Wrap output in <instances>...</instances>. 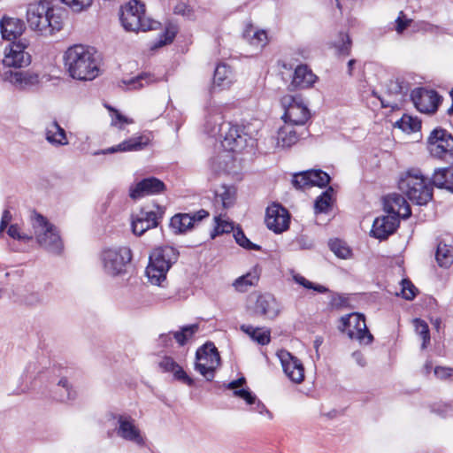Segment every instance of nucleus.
I'll return each instance as SVG.
<instances>
[{
    "label": "nucleus",
    "mask_w": 453,
    "mask_h": 453,
    "mask_svg": "<svg viewBox=\"0 0 453 453\" xmlns=\"http://www.w3.org/2000/svg\"><path fill=\"white\" fill-rule=\"evenodd\" d=\"M27 20L31 29L42 35H51L62 28L60 16L55 13L50 3L45 0L28 5Z\"/></svg>",
    "instance_id": "nucleus-1"
},
{
    "label": "nucleus",
    "mask_w": 453,
    "mask_h": 453,
    "mask_svg": "<svg viewBox=\"0 0 453 453\" xmlns=\"http://www.w3.org/2000/svg\"><path fill=\"white\" fill-rule=\"evenodd\" d=\"M399 189L418 205L426 204L433 197V188L419 169L406 171L398 181Z\"/></svg>",
    "instance_id": "nucleus-2"
},
{
    "label": "nucleus",
    "mask_w": 453,
    "mask_h": 453,
    "mask_svg": "<svg viewBox=\"0 0 453 453\" xmlns=\"http://www.w3.org/2000/svg\"><path fill=\"white\" fill-rule=\"evenodd\" d=\"M31 58H2L0 60V76L19 89H28L39 84V75L30 72L13 71L28 66Z\"/></svg>",
    "instance_id": "nucleus-3"
},
{
    "label": "nucleus",
    "mask_w": 453,
    "mask_h": 453,
    "mask_svg": "<svg viewBox=\"0 0 453 453\" xmlns=\"http://www.w3.org/2000/svg\"><path fill=\"white\" fill-rule=\"evenodd\" d=\"M179 257V251L171 246L156 248L150 255L146 275L151 284L161 285L166 273Z\"/></svg>",
    "instance_id": "nucleus-4"
},
{
    "label": "nucleus",
    "mask_w": 453,
    "mask_h": 453,
    "mask_svg": "<svg viewBox=\"0 0 453 453\" xmlns=\"http://www.w3.org/2000/svg\"><path fill=\"white\" fill-rule=\"evenodd\" d=\"M120 22L127 31L138 32L157 29L160 23L145 17V5L139 0H130L120 9Z\"/></svg>",
    "instance_id": "nucleus-5"
},
{
    "label": "nucleus",
    "mask_w": 453,
    "mask_h": 453,
    "mask_svg": "<svg viewBox=\"0 0 453 453\" xmlns=\"http://www.w3.org/2000/svg\"><path fill=\"white\" fill-rule=\"evenodd\" d=\"M32 226L37 242L41 247L51 253H60L63 249L62 240L54 225L39 213L32 218Z\"/></svg>",
    "instance_id": "nucleus-6"
},
{
    "label": "nucleus",
    "mask_w": 453,
    "mask_h": 453,
    "mask_svg": "<svg viewBox=\"0 0 453 453\" xmlns=\"http://www.w3.org/2000/svg\"><path fill=\"white\" fill-rule=\"evenodd\" d=\"M196 362L195 369L203 375L206 380L211 381L215 371L220 365V356L218 349L212 342H206L196 353Z\"/></svg>",
    "instance_id": "nucleus-7"
},
{
    "label": "nucleus",
    "mask_w": 453,
    "mask_h": 453,
    "mask_svg": "<svg viewBox=\"0 0 453 453\" xmlns=\"http://www.w3.org/2000/svg\"><path fill=\"white\" fill-rule=\"evenodd\" d=\"M131 260L132 251L128 247L107 249L102 253L104 272L111 276L125 273Z\"/></svg>",
    "instance_id": "nucleus-8"
},
{
    "label": "nucleus",
    "mask_w": 453,
    "mask_h": 453,
    "mask_svg": "<svg viewBox=\"0 0 453 453\" xmlns=\"http://www.w3.org/2000/svg\"><path fill=\"white\" fill-rule=\"evenodd\" d=\"M284 108L283 119L291 126H303L310 118V111L302 99L290 95L284 96L281 100Z\"/></svg>",
    "instance_id": "nucleus-9"
},
{
    "label": "nucleus",
    "mask_w": 453,
    "mask_h": 453,
    "mask_svg": "<svg viewBox=\"0 0 453 453\" xmlns=\"http://www.w3.org/2000/svg\"><path fill=\"white\" fill-rule=\"evenodd\" d=\"M342 332L346 333L350 339L358 341L361 344H370L373 336L369 332L365 316L359 313H351L341 319Z\"/></svg>",
    "instance_id": "nucleus-10"
},
{
    "label": "nucleus",
    "mask_w": 453,
    "mask_h": 453,
    "mask_svg": "<svg viewBox=\"0 0 453 453\" xmlns=\"http://www.w3.org/2000/svg\"><path fill=\"white\" fill-rule=\"evenodd\" d=\"M427 142L430 153L434 157L439 158L450 157L453 158V136L445 129L441 127L434 129L427 139Z\"/></svg>",
    "instance_id": "nucleus-11"
},
{
    "label": "nucleus",
    "mask_w": 453,
    "mask_h": 453,
    "mask_svg": "<svg viewBox=\"0 0 453 453\" xmlns=\"http://www.w3.org/2000/svg\"><path fill=\"white\" fill-rule=\"evenodd\" d=\"M69 75L79 81H92L99 74L95 58H65Z\"/></svg>",
    "instance_id": "nucleus-12"
},
{
    "label": "nucleus",
    "mask_w": 453,
    "mask_h": 453,
    "mask_svg": "<svg viewBox=\"0 0 453 453\" xmlns=\"http://www.w3.org/2000/svg\"><path fill=\"white\" fill-rule=\"evenodd\" d=\"M415 107L423 113H434L441 100V96L432 89L417 88L411 94Z\"/></svg>",
    "instance_id": "nucleus-13"
},
{
    "label": "nucleus",
    "mask_w": 453,
    "mask_h": 453,
    "mask_svg": "<svg viewBox=\"0 0 453 453\" xmlns=\"http://www.w3.org/2000/svg\"><path fill=\"white\" fill-rule=\"evenodd\" d=\"M266 226L275 234H280L289 227L290 214L282 205L273 203L266 209Z\"/></svg>",
    "instance_id": "nucleus-14"
},
{
    "label": "nucleus",
    "mask_w": 453,
    "mask_h": 453,
    "mask_svg": "<svg viewBox=\"0 0 453 453\" xmlns=\"http://www.w3.org/2000/svg\"><path fill=\"white\" fill-rule=\"evenodd\" d=\"M283 372L294 383L299 384L304 380V367L300 359L286 349L277 352Z\"/></svg>",
    "instance_id": "nucleus-15"
},
{
    "label": "nucleus",
    "mask_w": 453,
    "mask_h": 453,
    "mask_svg": "<svg viewBox=\"0 0 453 453\" xmlns=\"http://www.w3.org/2000/svg\"><path fill=\"white\" fill-rule=\"evenodd\" d=\"M116 433L120 438L134 442L138 446H144L145 441L140 429L135 425V420L130 416L119 415Z\"/></svg>",
    "instance_id": "nucleus-16"
},
{
    "label": "nucleus",
    "mask_w": 453,
    "mask_h": 453,
    "mask_svg": "<svg viewBox=\"0 0 453 453\" xmlns=\"http://www.w3.org/2000/svg\"><path fill=\"white\" fill-rule=\"evenodd\" d=\"M223 137V146L232 151L242 150L246 143V135L237 126H232L230 123H222L219 125V131Z\"/></svg>",
    "instance_id": "nucleus-17"
},
{
    "label": "nucleus",
    "mask_w": 453,
    "mask_h": 453,
    "mask_svg": "<svg viewBox=\"0 0 453 453\" xmlns=\"http://www.w3.org/2000/svg\"><path fill=\"white\" fill-rule=\"evenodd\" d=\"M208 216L209 212L203 209L199 210L194 214L178 213L171 219L170 226L174 233L182 234L190 230L196 222H200Z\"/></svg>",
    "instance_id": "nucleus-18"
},
{
    "label": "nucleus",
    "mask_w": 453,
    "mask_h": 453,
    "mask_svg": "<svg viewBox=\"0 0 453 453\" xmlns=\"http://www.w3.org/2000/svg\"><path fill=\"white\" fill-rule=\"evenodd\" d=\"M384 211L399 218L407 219L411 216V211L405 198L396 193L389 194L383 198Z\"/></svg>",
    "instance_id": "nucleus-19"
},
{
    "label": "nucleus",
    "mask_w": 453,
    "mask_h": 453,
    "mask_svg": "<svg viewBox=\"0 0 453 453\" xmlns=\"http://www.w3.org/2000/svg\"><path fill=\"white\" fill-rule=\"evenodd\" d=\"M165 189V183L157 178H145L131 187L129 196L133 199H139L145 196L155 195L163 192Z\"/></svg>",
    "instance_id": "nucleus-20"
},
{
    "label": "nucleus",
    "mask_w": 453,
    "mask_h": 453,
    "mask_svg": "<svg viewBox=\"0 0 453 453\" xmlns=\"http://www.w3.org/2000/svg\"><path fill=\"white\" fill-rule=\"evenodd\" d=\"M399 219L388 213L386 216H381L373 221L371 234L373 237L385 240L391 235L398 227Z\"/></svg>",
    "instance_id": "nucleus-21"
},
{
    "label": "nucleus",
    "mask_w": 453,
    "mask_h": 453,
    "mask_svg": "<svg viewBox=\"0 0 453 453\" xmlns=\"http://www.w3.org/2000/svg\"><path fill=\"white\" fill-rule=\"evenodd\" d=\"M318 77L306 65H298L293 73L292 81L288 85L290 90L305 89L311 88Z\"/></svg>",
    "instance_id": "nucleus-22"
},
{
    "label": "nucleus",
    "mask_w": 453,
    "mask_h": 453,
    "mask_svg": "<svg viewBox=\"0 0 453 453\" xmlns=\"http://www.w3.org/2000/svg\"><path fill=\"white\" fill-rule=\"evenodd\" d=\"M254 311L269 319H274L280 312V307L273 296L264 294L257 298Z\"/></svg>",
    "instance_id": "nucleus-23"
},
{
    "label": "nucleus",
    "mask_w": 453,
    "mask_h": 453,
    "mask_svg": "<svg viewBox=\"0 0 453 453\" xmlns=\"http://www.w3.org/2000/svg\"><path fill=\"white\" fill-rule=\"evenodd\" d=\"M150 142V137L147 134L134 136L127 140L123 141L116 146L110 147L102 151L103 154L126 152V151H138L145 149Z\"/></svg>",
    "instance_id": "nucleus-24"
},
{
    "label": "nucleus",
    "mask_w": 453,
    "mask_h": 453,
    "mask_svg": "<svg viewBox=\"0 0 453 453\" xmlns=\"http://www.w3.org/2000/svg\"><path fill=\"white\" fill-rule=\"evenodd\" d=\"M1 34L4 40L12 41L19 37L25 26L22 20L14 18H3L0 21Z\"/></svg>",
    "instance_id": "nucleus-25"
},
{
    "label": "nucleus",
    "mask_w": 453,
    "mask_h": 453,
    "mask_svg": "<svg viewBox=\"0 0 453 453\" xmlns=\"http://www.w3.org/2000/svg\"><path fill=\"white\" fill-rule=\"evenodd\" d=\"M159 367L166 372H173L174 378L182 381L188 386H194L195 380L190 378L180 365H179L171 357H165L159 362Z\"/></svg>",
    "instance_id": "nucleus-26"
},
{
    "label": "nucleus",
    "mask_w": 453,
    "mask_h": 453,
    "mask_svg": "<svg viewBox=\"0 0 453 453\" xmlns=\"http://www.w3.org/2000/svg\"><path fill=\"white\" fill-rule=\"evenodd\" d=\"M46 141L55 147L65 146L69 143L66 133L57 120L50 122L45 128Z\"/></svg>",
    "instance_id": "nucleus-27"
},
{
    "label": "nucleus",
    "mask_w": 453,
    "mask_h": 453,
    "mask_svg": "<svg viewBox=\"0 0 453 453\" xmlns=\"http://www.w3.org/2000/svg\"><path fill=\"white\" fill-rule=\"evenodd\" d=\"M432 183L440 188L453 193V167L440 168L434 171Z\"/></svg>",
    "instance_id": "nucleus-28"
},
{
    "label": "nucleus",
    "mask_w": 453,
    "mask_h": 453,
    "mask_svg": "<svg viewBox=\"0 0 453 453\" xmlns=\"http://www.w3.org/2000/svg\"><path fill=\"white\" fill-rule=\"evenodd\" d=\"M298 139L299 136L294 127L286 124L278 131L276 146L281 149L289 148L296 143Z\"/></svg>",
    "instance_id": "nucleus-29"
},
{
    "label": "nucleus",
    "mask_w": 453,
    "mask_h": 453,
    "mask_svg": "<svg viewBox=\"0 0 453 453\" xmlns=\"http://www.w3.org/2000/svg\"><path fill=\"white\" fill-rule=\"evenodd\" d=\"M242 36L248 40L250 44L260 48L265 47L268 42L266 31L260 29L253 32V25L251 23L247 24Z\"/></svg>",
    "instance_id": "nucleus-30"
},
{
    "label": "nucleus",
    "mask_w": 453,
    "mask_h": 453,
    "mask_svg": "<svg viewBox=\"0 0 453 453\" xmlns=\"http://www.w3.org/2000/svg\"><path fill=\"white\" fill-rule=\"evenodd\" d=\"M435 258L439 266L449 267L453 263V246L442 242L438 243Z\"/></svg>",
    "instance_id": "nucleus-31"
},
{
    "label": "nucleus",
    "mask_w": 453,
    "mask_h": 453,
    "mask_svg": "<svg viewBox=\"0 0 453 453\" xmlns=\"http://www.w3.org/2000/svg\"><path fill=\"white\" fill-rule=\"evenodd\" d=\"M235 188L222 185L215 191L216 202H220L224 208H228L234 204L235 199Z\"/></svg>",
    "instance_id": "nucleus-32"
},
{
    "label": "nucleus",
    "mask_w": 453,
    "mask_h": 453,
    "mask_svg": "<svg viewBox=\"0 0 453 453\" xmlns=\"http://www.w3.org/2000/svg\"><path fill=\"white\" fill-rule=\"evenodd\" d=\"M97 53L94 46L78 43L67 48L64 57H94Z\"/></svg>",
    "instance_id": "nucleus-33"
},
{
    "label": "nucleus",
    "mask_w": 453,
    "mask_h": 453,
    "mask_svg": "<svg viewBox=\"0 0 453 453\" xmlns=\"http://www.w3.org/2000/svg\"><path fill=\"white\" fill-rule=\"evenodd\" d=\"M11 43L9 44V51L7 52L8 48H5L4 51V57H19V55L21 57H31V54L26 50L28 48V43L25 39H15L12 41H10Z\"/></svg>",
    "instance_id": "nucleus-34"
},
{
    "label": "nucleus",
    "mask_w": 453,
    "mask_h": 453,
    "mask_svg": "<svg viewBox=\"0 0 453 453\" xmlns=\"http://www.w3.org/2000/svg\"><path fill=\"white\" fill-rule=\"evenodd\" d=\"M54 394V397L60 402L73 399L75 396V392L71 389L68 380L65 378H62L58 381Z\"/></svg>",
    "instance_id": "nucleus-35"
},
{
    "label": "nucleus",
    "mask_w": 453,
    "mask_h": 453,
    "mask_svg": "<svg viewBox=\"0 0 453 453\" xmlns=\"http://www.w3.org/2000/svg\"><path fill=\"white\" fill-rule=\"evenodd\" d=\"M232 79V71L230 67L225 64H219L214 71L213 82L218 86L229 84Z\"/></svg>",
    "instance_id": "nucleus-36"
},
{
    "label": "nucleus",
    "mask_w": 453,
    "mask_h": 453,
    "mask_svg": "<svg viewBox=\"0 0 453 453\" xmlns=\"http://www.w3.org/2000/svg\"><path fill=\"white\" fill-rule=\"evenodd\" d=\"M257 281L258 276L256 273H248L245 275L237 278L234 281L233 286L235 290L243 293L246 292L250 287L256 285Z\"/></svg>",
    "instance_id": "nucleus-37"
},
{
    "label": "nucleus",
    "mask_w": 453,
    "mask_h": 453,
    "mask_svg": "<svg viewBox=\"0 0 453 453\" xmlns=\"http://www.w3.org/2000/svg\"><path fill=\"white\" fill-rule=\"evenodd\" d=\"M199 329L198 324H192L184 326L180 331H176L173 334V338L180 346L185 345L188 339H190Z\"/></svg>",
    "instance_id": "nucleus-38"
},
{
    "label": "nucleus",
    "mask_w": 453,
    "mask_h": 453,
    "mask_svg": "<svg viewBox=\"0 0 453 453\" xmlns=\"http://www.w3.org/2000/svg\"><path fill=\"white\" fill-rule=\"evenodd\" d=\"M395 125L407 133L418 131L421 127V122L417 118L409 115H403Z\"/></svg>",
    "instance_id": "nucleus-39"
},
{
    "label": "nucleus",
    "mask_w": 453,
    "mask_h": 453,
    "mask_svg": "<svg viewBox=\"0 0 453 453\" xmlns=\"http://www.w3.org/2000/svg\"><path fill=\"white\" fill-rule=\"evenodd\" d=\"M332 193L333 188H329L317 197L314 203V210L316 213L326 212L328 210L332 203Z\"/></svg>",
    "instance_id": "nucleus-40"
},
{
    "label": "nucleus",
    "mask_w": 453,
    "mask_h": 453,
    "mask_svg": "<svg viewBox=\"0 0 453 453\" xmlns=\"http://www.w3.org/2000/svg\"><path fill=\"white\" fill-rule=\"evenodd\" d=\"M416 333L421 337V349H426L430 343V333L428 325L420 319H415L414 321Z\"/></svg>",
    "instance_id": "nucleus-41"
},
{
    "label": "nucleus",
    "mask_w": 453,
    "mask_h": 453,
    "mask_svg": "<svg viewBox=\"0 0 453 453\" xmlns=\"http://www.w3.org/2000/svg\"><path fill=\"white\" fill-rule=\"evenodd\" d=\"M137 214H143V219L146 224L150 225L151 227H156L158 225V220L163 217L164 210L157 206V211H145L144 209L141 210Z\"/></svg>",
    "instance_id": "nucleus-42"
},
{
    "label": "nucleus",
    "mask_w": 453,
    "mask_h": 453,
    "mask_svg": "<svg viewBox=\"0 0 453 453\" xmlns=\"http://www.w3.org/2000/svg\"><path fill=\"white\" fill-rule=\"evenodd\" d=\"M330 250L340 258L346 259L350 254V249L346 245V243L339 239L331 240L329 242Z\"/></svg>",
    "instance_id": "nucleus-43"
},
{
    "label": "nucleus",
    "mask_w": 453,
    "mask_h": 453,
    "mask_svg": "<svg viewBox=\"0 0 453 453\" xmlns=\"http://www.w3.org/2000/svg\"><path fill=\"white\" fill-rule=\"evenodd\" d=\"M308 174L311 177V187H326L330 181V176L322 170H309Z\"/></svg>",
    "instance_id": "nucleus-44"
},
{
    "label": "nucleus",
    "mask_w": 453,
    "mask_h": 453,
    "mask_svg": "<svg viewBox=\"0 0 453 453\" xmlns=\"http://www.w3.org/2000/svg\"><path fill=\"white\" fill-rule=\"evenodd\" d=\"M20 302L27 307H37L43 304L44 298L37 291H31L24 294L21 296Z\"/></svg>",
    "instance_id": "nucleus-45"
},
{
    "label": "nucleus",
    "mask_w": 453,
    "mask_h": 453,
    "mask_svg": "<svg viewBox=\"0 0 453 453\" xmlns=\"http://www.w3.org/2000/svg\"><path fill=\"white\" fill-rule=\"evenodd\" d=\"M292 278L294 281L307 289H313L319 293H326L327 288L322 285L314 284L313 282L306 280L303 276L299 273L292 272Z\"/></svg>",
    "instance_id": "nucleus-46"
},
{
    "label": "nucleus",
    "mask_w": 453,
    "mask_h": 453,
    "mask_svg": "<svg viewBox=\"0 0 453 453\" xmlns=\"http://www.w3.org/2000/svg\"><path fill=\"white\" fill-rule=\"evenodd\" d=\"M143 214H136L133 217L132 220V230L133 233L136 235H142L148 229L152 228L150 225L146 224L144 219L142 218Z\"/></svg>",
    "instance_id": "nucleus-47"
},
{
    "label": "nucleus",
    "mask_w": 453,
    "mask_h": 453,
    "mask_svg": "<svg viewBox=\"0 0 453 453\" xmlns=\"http://www.w3.org/2000/svg\"><path fill=\"white\" fill-rule=\"evenodd\" d=\"M142 81H145L146 84H150L154 82L155 80L150 74L142 73L128 81H123L122 82L126 85L130 86L132 88L136 89L143 87Z\"/></svg>",
    "instance_id": "nucleus-48"
},
{
    "label": "nucleus",
    "mask_w": 453,
    "mask_h": 453,
    "mask_svg": "<svg viewBox=\"0 0 453 453\" xmlns=\"http://www.w3.org/2000/svg\"><path fill=\"white\" fill-rule=\"evenodd\" d=\"M107 110L113 114L111 115V125L114 127H118L119 128H122V126H119V124H132L133 119H128L127 117L122 115L118 110L113 108L111 105L105 104Z\"/></svg>",
    "instance_id": "nucleus-49"
},
{
    "label": "nucleus",
    "mask_w": 453,
    "mask_h": 453,
    "mask_svg": "<svg viewBox=\"0 0 453 453\" xmlns=\"http://www.w3.org/2000/svg\"><path fill=\"white\" fill-rule=\"evenodd\" d=\"M234 237L236 241V242L247 249V250H259L261 249V247L257 244H255L253 242H251L247 237L246 235L244 234V233L238 229L234 234Z\"/></svg>",
    "instance_id": "nucleus-50"
},
{
    "label": "nucleus",
    "mask_w": 453,
    "mask_h": 453,
    "mask_svg": "<svg viewBox=\"0 0 453 453\" xmlns=\"http://www.w3.org/2000/svg\"><path fill=\"white\" fill-rule=\"evenodd\" d=\"M292 183L296 188L311 187V177L310 174H308V171L295 174L293 176Z\"/></svg>",
    "instance_id": "nucleus-51"
},
{
    "label": "nucleus",
    "mask_w": 453,
    "mask_h": 453,
    "mask_svg": "<svg viewBox=\"0 0 453 453\" xmlns=\"http://www.w3.org/2000/svg\"><path fill=\"white\" fill-rule=\"evenodd\" d=\"M256 334H253L252 340L260 345H267L271 341V331L269 329L255 328Z\"/></svg>",
    "instance_id": "nucleus-52"
},
{
    "label": "nucleus",
    "mask_w": 453,
    "mask_h": 453,
    "mask_svg": "<svg viewBox=\"0 0 453 453\" xmlns=\"http://www.w3.org/2000/svg\"><path fill=\"white\" fill-rule=\"evenodd\" d=\"M402 296L406 300H412L416 296L417 288L409 280H403L402 282Z\"/></svg>",
    "instance_id": "nucleus-53"
},
{
    "label": "nucleus",
    "mask_w": 453,
    "mask_h": 453,
    "mask_svg": "<svg viewBox=\"0 0 453 453\" xmlns=\"http://www.w3.org/2000/svg\"><path fill=\"white\" fill-rule=\"evenodd\" d=\"M73 12H80L91 5L92 0H61Z\"/></svg>",
    "instance_id": "nucleus-54"
},
{
    "label": "nucleus",
    "mask_w": 453,
    "mask_h": 453,
    "mask_svg": "<svg viewBox=\"0 0 453 453\" xmlns=\"http://www.w3.org/2000/svg\"><path fill=\"white\" fill-rule=\"evenodd\" d=\"M215 220H216V226L214 228L215 233L211 234L212 238H214L218 234H221L224 233H230L234 230V226L232 223L220 220L219 217H216Z\"/></svg>",
    "instance_id": "nucleus-55"
},
{
    "label": "nucleus",
    "mask_w": 453,
    "mask_h": 453,
    "mask_svg": "<svg viewBox=\"0 0 453 453\" xmlns=\"http://www.w3.org/2000/svg\"><path fill=\"white\" fill-rule=\"evenodd\" d=\"M175 36L173 32L166 30L163 34L160 35L158 40H157L151 46V50L158 49L163 47L168 43H171Z\"/></svg>",
    "instance_id": "nucleus-56"
},
{
    "label": "nucleus",
    "mask_w": 453,
    "mask_h": 453,
    "mask_svg": "<svg viewBox=\"0 0 453 453\" xmlns=\"http://www.w3.org/2000/svg\"><path fill=\"white\" fill-rule=\"evenodd\" d=\"M234 395L243 399L248 404H255L257 402V396L248 389L234 390Z\"/></svg>",
    "instance_id": "nucleus-57"
},
{
    "label": "nucleus",
    "mask_w": 453,
    "mask_h": 453,
    "mask_svg": "<svg viewBox=\"0 0 453 453\" xmlns=\"http://www.w3.org/2000/svg\"><path fill=\"white\" fill-rule=\"evenodd\" d=\"M7 234L10 237L17 240L29 241L32 239L31 236L25 234H21L19 231V227L16 224L11 225L9 226Z\"/></svg>",
    "instance_id": "nucleus-58"
},
{
    "label": "nucleus",
    "mask_w": 453,
    "mask_h": 453,
    "mask_svg": "<svg viewBox=\"0 0 453 453\" xmlns=\"http://www.w3.org/2000/svg\"><path fill=\"white\" fill-rule=\"evenodd\" d=\"M434 375L441 380H446L453 375V368L436 366L434 368Z\"/></svg>",
    "instance_id": "nucleus-59"
},
{
    "label": "nucleus",
    "mask_w": 453,
    "mask_h": 453,
    "mask_svg": "<svg viewBox=\"0 0 453 453\" xmlns=\"http://www.w3.org/2000/svg\"><path fill=\"white\" fill-rule=\"evenodd\" d=\"M342 40V43L336 47V53L341 56H348L350 53V40L348 35H344Z\"/></svg>",
    "instance_id": "nucleus-60"
},
{
    "label": "nucleus",
    "mask_w": 453,
    "mask_h": 453,
    "mask_svg": "<svg viewBox=\"0 0 453 453\" xmlns=\"http://www.w3.org/2000/svg\"><path fill=\"white\" fill-rule=\"evenodd\" d=\"M388 93L392 96H398L403 93V87L398 81H390L388 84Z\"/></svg>",
    "instance_id": "nucleus-61"
},
{
    "label": "nucleus",
    "mask_w": 453,
    "mask_h": 453,
    "mask_svg": "<svg viewBox=\"0 0 453 453\" xmlns=\"http://www.w3.org/2000/svg\"><path fill=\"white\" fill-rule=\"evenodd\" d=\"M256 406L253 408V410L257 412H258L261 415H265L269 419L273 418V413L265 407V405L261 403L260 401L256 402Z\"/></svg>",
    "instance_id": "nucleus-62"
},
{
    "label": "nucleus",
    "mask_w": 453,
    "mask_h": 453,
    "mask_svg": "<svg viewBox=\"0 0 453 453\" xmlns=\"http://www.w3.org/2000/svg\"><path fill=\"white\" fill-rule=\"evenodd\" d=\"M411 19H402L401 17H398L397 19H396V31L398 33H402L404 29L407 28V27L410 25L411 23Z\"/></svg>",
    "instance_id": "nucleus-63"
},
{
    "label": "nucleus",
    "mask_w": 453,
    "mask_h": 453,
    "mask_svg": "<svg viewBox=\"0 0 453 453\" xmlns=\"http://www.w3.org/2000/svg\"><path fill=\"white\" fill-rule=\"evenodd\" d=\"M174 13L175 14H181L183 16L185 15H188L190 13V9L188 8V5H186L185 4H178L175 7H174Z\"/></svg>",
    "instance_id": "nucleus-64"
}]
</instances>
